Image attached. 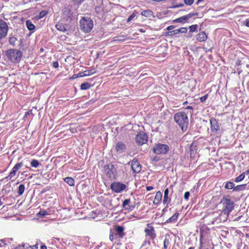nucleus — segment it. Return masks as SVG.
Returning a JSON list of instances; mask_svg holds the SVG:
<instances>
[{
	"instance_id": "obj_29",
	"label": "nucleus",
	"mask_w": 249,
	"mask_h": 249,
	"mask_svg": "<svg viewBox=\"0 0 249 249\" xmlns=\"http://www.w3.org/2000/svg\"><path fill=\"white\" fill-rule=\"evenodd\" d=\"M64 181L67 184H68L70 186H74V180L71 177H66L64 178Z\"/></svg>"
},
{
	"instance_id": "obj_22",
	"label": "nucleus",
	"mask_w": 249,
	"mask_h": 249,
	"mask_svg": "<svg viewBox=\"0 0 249 249\" xmlns=\"http://www.w3.org/2000/svg\"><path fill=\"white\" fill-rule=\"evenodd\" d=\"M141 15L142 16H144L146 18H155V16L154 15L153 11L150 9H147L142 11L141 12Z\"/></svg>"
},
{
	"instance_id": "obj_13",
	"label": "nucleus",
	"mask_w": 249,
	"mask_h": 249,
	"mask_svg": "<svg viewBox=\"0 0 249 249\" xmlns=\"http://www.w3.org/2000/svg\"><path fill=\"white\" fill-rule=\"evenodd\" d=\"M147 227L144 229L146 236L148 237L149 239H154L156 237L154 228L149 224H147Z\"/></svg>"
},
{
	"instance_id": "obj_19",
	"label": "nucleus",
	"mask_w": 249,
	"mask_h": 249,
	"mask_svg": "<svg viewBox=\"0 0 249 249\" xmlns=\"http://www.w3.org/2000/svg\"><path fill=\"white\" fill-rule=\"evenodd\" d=\"M18 40L17 35L13 33H11L9 35L8 42L13 47L15 46L16 42Z\"/></svg>"
},
{
	"instance_id": "obj_49",
	"label": "nucleus",
	"mask_w": 249,
	"mask_h": 249,
	"mask_svg": "<svg viewBox=\"0 0 249 249\" xmlns=\"http://www.w3.org/2000/svg\"><path fill=\"white\" fill-rule=\"evenodd\" d=\"M85 0H73L74 4L80 5Z\"/></svg>"
},
{
	"instance_id": "obj_33",
	"label": "nucleus",
	"mask_w": 249,
	"mask_h": 249,
	"mask_svg": "<svg viewBox=\"0 0 249 249\" xmlns=\"http://www.w3.org/2000/svg\"><path fill=\"white\" fill-rule=\"evenodd\" d=\"M245 177V173H243L242 174H241L240 175L237 177L235 178L234 181L236 182H240V181H242V180H243L244 179Z\"/></svg>"
},
{
	"instance_id": "obj_32",
	"label": "nucleus",
	"mask_w": 249,
	"mask_h": 249,
	"mask_svg": "<svg viewBox=\"0 0 249 249\" xmlns=\"http://www.w3.org/2000/svg\"><path fill=\"white\" fill-rule=\"evenodd\" d=\"M234 187H235L234 184L232 182H231V181H228L226 183L225 186V188L226 189H233Z\"/></svg>"
},
{
	"instance_id": "obj_34",
	"label": "nucleus",
	"mask_w": 249,
	"mask_h": 249,
	"mask_svg": "<svg viewBox=\"0 0 249 249\" xmlns=\"http://www.w3.org/2000/svg\"><path fill=\"white\" fill-rule=\"evenodd\" d=\"M198 28V25L194 24L191 26H190L189 27V32L193 33L195 32H197V30Z\"/></svg>"
},
{
	"instance_id": "obj_18",
	"label": "nucleus",
	"mask_w": 249,
	"mask_h": 249,
	"mask_svg": "<svg viewBox=\"0 0 249 249\" xmlns=\"http://www.w3.org/2000/svg\"><path fill=\"white\" fill-rule=\"evenodd\" d=\"M208 37L206 33L203 32H200L196 35V39L199 42H203L207 40Z\"/></svg>"
},
{
	"instance_id": "obj_4",
	"label": "nucleus",
	"mask_w": 249,
	"mask_h": 249,
	"mask_svg": "<svg viewBox=\"0 0 249 249\" xmlns=\"http://www.w3.org/2000/svg\"><path fill=\"white\" fill-rule=\"evenodd\" d=\"M5 55L9 60L13 63H18L20 61L22 56V53L15 49L8 50Z\"/></svg>"
},
{
	"instance_id": "obj_38",
	"label": "nucleus",
	"mask_w": 249,
	"mask_h": 249,
	"mask_svg": "<svg viewBox=\"0 0 249 249\" xmlns=\"http://www.w3.org/2000/svg\"><path fill=\"white\" fill-rule=\"evenodd\" d=\"M48 13V11L46 10H42L39 12L38 18H42L45 17Z\"/></svg>"
},
{
	"instance_id": "obj_43",
	"label": "nucleus",
	"mask_w": 249,
	"mask_h": 249,
	"mask_svg": "<svg viewBox=\"0 0 249 249\" xmlns=\"http://www.w3.org/2000/svg\"><path fill=\"white\" fill-rule=\"evenodd\" d=\"M198 15V13H197V12L189 13V14L187 15L188 19L191 18L192 17H193L194 16H197Z\"/></svg>"
},
{
	"instance_id": "obj_11",
	"label": "nucleus",
	"mask_w": 249,
	"mask_h": 249,
	"mask_svg": "<svg viewBox=\"0 0 249 249\" xmlns=\"http://www.w3.org/2000/svg\"><path fill=\"white\" fill-rule=\"evenodd\" d=\"M135 140L138 144L142 145L147 142L148 136L145 133L140 132L137 134Z\"/></svg>"
},
{
	"instance_id": "obj_27",
	"label": "nucleus",
	"mask_w": 249,
	"mask_h": 249,
	"mask_svg": "<svg viewBox=\"0 0 249 249\" xmlns=\"http://www.w3.org/2000/svg\"><path fill=\"white\" fill-rule=\"evenodd\" d=\"M247 186V184H244L241 185H239L235 186L233 191H244L246 189Z\"/></svg>"
},
{
	"instance_id": "obj_51",
	"label": "nucleus",
	"mask_w": 249,
	"mask_h": 249,
	"mask_svg": "<svg viewBox=\"0 0 249 249\" xmlns=\"http://www.w3.org/2000/svg\"><path fill=\"white\" fill-rule=\"evenodd\" d=\"M29 248H31V249H38V244L36 243L33 246H30L29 247Z\"/></svg>"
},
{
	"instance_id": "obj_5",
	"label": "nucleus",
	"mask_w": 249,
	"mask_h": 249,
	"mask_svg": "<svg viewBox=\"0 0 249 249\" xmlns=\"http://www.w3.org/2000/svg\"><path fill=\"white\" fill-rule=\"evenodd\" d=\"M124 231V226L120 225L115 226L114 231L110 230L109 239L113 241L114 240H119L123 238L125 235Z\"/></svg>"
},
{
	"instance_id": "obj_12",
	"label": "nucleus",
	"mask_w": 249,
	"mask_h": 249,
	"mask_svg": "<svg viewBox=\"0 0 249 249\" xmlns=\"http://www.w3.org/2000/svg\"><path fill=\"white\" fill-rule=\"evenodd\" d=\"M210 122L212 132L218 134V132L220 130V124L218 123V120L215 118L212 117L210 118Z\"/></svg>"
},
{
	"instance_id": "obj_15",
	"label": "nucleus",
	"mask_w": 249,
	"mask_h": 249,
	"mask_svg": "<svg viewBox=\"0 0 249 249\" xmlns=\"http://www.w3.org/2000/svg\"><path fill=\"white\" fill-rule=\"evenodd\" d=\"M131 169L134 173H138L141 171V165L137 160L133 159L131 162Z\"/></svg>"
},
{
	"instance_id": "obj_2",
	"label": "nucleus",
	"mask_w": 249,
	"mask_h": 249,
	"mask_svg": "<svg viewBox=\"0 0 249 249\" xmlns=\"http://www.w3.org/2000/svg\"><path fill=\"white\" fill-rule=\"evenodd\" d=\"M220 204L223 206L222 213L226 217L228 216L235 206L234 201L229 196H223L220 201Z\"/></svg>"
},
{
	"instance_id": "obj_59",
	"label": "nucleus",
	"mask_w": 249,
	"mask_h": 249,
	"mask_svg": "<svg viewBox=\"0 0 249 249\" xmlns=\"http://www.w3.org/2000/svg\"><path fill=\"white\" fill-rule=\"evenodd\" d=\"M245 175H249V169L247 170L246 172H245Z\"/></svg>"
},
{
	"instance_id": "obj_45",
	"label": "nucleus",
	"mask_w": 249,
	"mask_h": 249,
	"mask_svg": "<svg viewBox=\"0 0 249 249\" xmlns=\"http://www.w3.org/2000/svg\"><path fill=\"white\" fill-rule=\"evenodd\" d=\"M208 94H207L205 95L204 96L200 97V100L201 102H202V103L204 102L206 100V99L208 98Z\"/></svg>"
},
{
	"instance_id": "obj_1",
	"label": "nucleus",
	"mask_w": 249,
	"mask_h": 249,
	"mask_svg": "<svg viewBox=\"0 0 249 249\" xmlns=\"http://www.w3.org/2000/svg\"><path fill=\"white\" fill-rule=\"evenodd\" d=\"M174 119L183 131L187 130L189 120L187 114L184 112L179 111L175 114Z\"/></svg>"
},
{
	"instance_id": "obj_8",
	"label": "nucleus",
	"mask_w": 249,
	"mask_h": 249,
	"mask_svg": "<svg viewBox=\"0 0 249 249\" xmlns=\"http://www.w3.org/2000/svg\"><path fill=\"white\" fill-rule=\"evenodd\" d=\"M62 20L65 21V22L67 23V24H70L74 20L73 12L69 8H65L62 10Z\"/></svg>"
},
{
	"instance_id": "obj_50",
	"label": "nucleus",
	"mask_w": 249,
	"mask_h": 249,
	"mask_svg": "<svg viewBox=\"0 0 249 249\" xmlns=\"http://www.w3.org/2000/svg\"><path fill=\"white\" fill-rule=\"evenodd\" d=\"M53 66L55 68H57L59 66V64L57 61H54L53 63Z\"/></svg>"
},
{
	"instance_id": "obj_17",
	"label": "nucleus",
	"mask_w": 249,
	"mask_h": 249,
	"mask_svg": "<svg viewBox=\"0 0 249 249\" xmlns=\"http://www.w3.org/2000/svg\"><path fill=\"white\" fill-rule=\"evenodd\" d=\"M69 24H67V23L65 22V24H63L62 22H58L55 25V27L57 30L65 32L68 30V25Z\"/></svg>"
},
{
	"instance_id": "obj_40",
	"label": "nucleus",
	"mask_w": 249,
	"mask_h": 249,
	"mask_svg": "<svg viewBox=\"0 0 249 249\" xmlns=\"http://www.w3.org/2000/svg\"><path fill=\"white\" fill-rule=\"evenodd\" d=\"M95 11L97 14H100L103 12V10L101 6H97L95 8Z\"/></svg>"
},
{
	"instance_id": "obj_7",
	"label": "nucleus",
	"mask_w": 249,
	"mask_h": 249,
	"mask_svg": "<svg viewBox=\"0 0 249 249\" xmlns=\"http://www.w3.org/2000/svg\"><path fill=\"white\" fill-rule=\"evenodd\" d=\"M169 146L165 144L157 143L153 147V152L157 155H166L169 151Z\"/></svg>"
},
{
	"instance_id": "obj_52",
	"label": "nucleus",
	"mask_w": 249,
	"mask_h": 249,
	"mask_svg": "<svg viewBox=\"0 0 249 249\" xmlns=\"http://www.w3.org/2000/svg\"><path fill=\"white\" fill-rule=\"evenodd\" d=\"M160 159L157 156H155L154 158L152 159V161H154L155 162L158 161Z\"/></svg>"
},
{
	"instance_id": "obj_9",
	"label": "nucleus",
	"mask_w": 249,
	"mask_h": 249,
	"mask_svg": "<svg viewBox=\"0 0 249 249\" xmlns=\"http://www.w3.org/2000/svg\"><path fill=\"white\" fill-rule=\"evenodd\" d=\"M111 189L115 193H119L126 188V186L120 182H114L110 185Z\"/></svg>"
},
{
	"instance_id": "obj_64",
	"label": "nucleus",
	"mask_w": 249,
	"mask_h": 249,
	"mask_svg": "<svg viewBox=\"0 0 249 249\" xmlns=\"http://www.w3.org/2000/svg\"><path fill=\"white\" fill-rule=\"evenodd\" d=\"M43 50H43V48H41L40 51L41 52H43Z\"/></svg>"
},
{
	"instance_id": "obj_55",
	"label": "nucleus",
	"mask_w": 249,
	"mask_h": 249,
	"mask_svg": "<svg viewBox=\"0 0 249 249\" xmlns=\"http://www.w3.org/2000/svg\"><path fill=\"white\" fill-rule=\"evenodd\" d=\"M24 245H18L15 249H23Z\"/></svg>"
},
{
	"instance_id": "obj_62",
	"label": "nucleus",
	"mask_w": 249,
	"mask_h": 249,
	"mask_svg": "<svg viewBox=\"0 0 249 249\" xmlns=\"http://www.w3.org/2000/svg\"><path fill=\"white\" fill-rule=\"evenodd\" d=\"M203 0H198L196 4H198L199 2L202 1Z\"/></svg>"
},
{
	"instance_id": "obj_31",
	"label": "nucleus",
	"mask_w": 249,
	"mask_h": 249,
	"mask_svg": "<svg viewBox=\"0 0 249 249\" xmlns=\"http://www.w3.org/2000/svg\"><path fill=\"white\" fill-rule=\"evenodd\" d=\"M25 190V186L24 184H20L19 185L18 190V195L21 196L23 194Z\"/></svg>"
},
{
	"instance_id": "obj_58",
	"label": "nucleus",
	"mask_w": 249,
	"mask_h": 249,
	"mask_svg": "<svg viewBox=\"0 0 249 249\" xmlns=\"http://www.w3.org/2000/svg\"><path fill=\"white\" fill-rule=\"evenodd\" d=\"M40 249H47V247L45 245H43L40 247Z\"/></svg>"
},
{
	"instance_id": "obj_35",
	"label": "nucleus",
	"mask_w": 249,
	"mask_h": 249,
	"mask_svg": "<svg viewBox=\"0 0 249 249\" xmlns=\"http://www.w3.org/2000/svg\"><path fill=\"white\" fill-rule=\"evenodd\" d=\"M49 214L48 213L47 211H40L37 214V216H38L40 218H43L44 217V216H45L46 215Z\"/></svg>"
},
{
	"instance_id": "obj_30",
	"label": "nucleus",
	"mask_w": 249,
	"mask_h": 249,
	"mask_svg": "<svg viewBox=\"0 0 249 249\" xmlns=\"http://www.w3.org/2000/svg\"><path fill=\"white\" fill-rule=\"evenodd\" d=\"M91 87L90 84L88 82H84L80 86V89L81 90H87Z\"/></svg>"
},
{
	"instance_id": "obj_61",
	"label": "nucleus",
	"mask_w": 249,
	"mask_h": 249,
	"mask_svg": "<svg viewBox=\"0 0 249 249\" xmlns=\"http://www.w3.org/2000/svg\"><path fill=\"white\" fill-rule=\"evenodd\" d=\"M83 75H82L81 73H79L77 74V77H82Z\"/></svg>"
},
{
	"instance_id": "obj_41",
	"label": "nucleus",
	"mask_w": 249,
	"mask_h": 249,
	"mask_svg": "<svg viewBox=\"0 0 249 249\" xmlns=\"http://www.w3.org/2000/svg\"><path fill=\"white\" fill-rule=\"evenodd\" d=\"M130 199H125L124 201V202L122 204V207L123 208L126 207V206L128 205V204L130 203Z\"/></svg>"
},
{
	"instance_id": "obj_20",
	"label": "nucleus",
	"mask_w": 249,
	"mask_h": 249,
	"mask_svg": "<svg viewBox=\"0 0 249 249\" xmlns=\"http://www.w3.org/2000/svg\"><path fill=\"white\" fill-rule=\"evenodd\" d=\"M187 28L186 27H182L176 30L170 31L168 33H170L171 35H176L179 33H186L187 32Z\"/></svg>"
},
{
	"instance_id": "obj_46",
	"label": "nucleus",
	"mask_w": 249,
	"mask_h": 249,
	"mask_svg": "<svg viewBox=\"0 0 249 249\" xmlns=\"http://www.w3.org/2000/svg\"><path fill=\"white\" fill-rule=\"evenodd\" d=\"M184 5V3H179L178 4H176L175 6H171L170 7V8H177L178 7H183Z\"/></svg>"
},
{
	"instance_id": "obj_26",
	"label": "nucleus",
	"mask_w": 249,
	"mask_h": 249,
	"mask_svg": "<svg viewBox=\"0 0 249 249\" xmlns=\"http://www.w3.org/2000/svg\"><path fill=\"white\" fill-rule=\"evenodd\" d=\"M168 195H169V189H168V188H166L164 190V196H163V203L164 204L166 203L168 200L169 201L171 200L170 199H169Z\"/></svg>"
},
{
	"instance_id": "obj_63",
	"label": "nucleus",
	"mask_w": 249,
	"mask_h": 249,
	"mask_svg": "<svg viewBox=\"0 0 249 249\" xmlns=\"http://www.w3.org/2000/svg\"><path fill=\"white\" fill-rule=\"evenodd\" d=\"M195 247H190L188 249H195Z\"/></svg>"
},
{
	"instance_id": "obj_3",
	"label": "nucleus",
	"mask_w": 249,
	"mask_h": 249,
	"mask_svg": "<svg viewBox=\"0 0 249 249\" xmlns=\"http://www.w3.org/2000/svg\"><path fill=\"white\" fill-rule=\"evenodd\" d=\"M80 28L84 33H89L93 27L92 19L89 17H83L80 20Z\"/></svg>"
},
{
	"instance_id": "obj_37",
	"label": "nucleus",
	"mask_w": 249,
	"mask_h": 249,
	"mask_svg": "<svg viewBox=\"0 0 249 249\" xmlns=\"http://www.w3.org/2000/svg\"><path fill=\"white\" fill-rule=\"evenodd\" d=\"M31 164L32 167L36 168L39 166V163L37 160H33L31 161Z\"/></svg>"
},
{
	"instance_id": "obj_6",
	"label": "nucleus",
	"mask_w": 249,
	"mask_h": 249,
	"mask_svg": "<svg viewBox=\"0 0 249 249\" xmlns=\"http://www.w3.org/2000/svg\"><path fill=\"white\" fill-rule=\"evenodd\" d=\"M103 173L106 177L110 180L115 179L117 171L113 164H106L103 167Z\"/></svg>"
},
{
	"instance_id": "obj_24",
	"label": "nucleus",
	"mask_w": 249,
	"mask_h": 249,
	"mask_svg": "<svg viewBox=\"0 0 249 249\" xmlns=\"http://www.w3.org/2000/svg\"><path fill=\"white\" fill-rule=\"evenodd\" d=\"M178 215L179 213H176L173 215L166 220V223L175 222L177 221Z\"/></svg>"
},
{
	"instance_id": "obj_21",
	"label": "nucleus",
	"mask_w": 249,
	"mask_h": 249,
	"mask_svg": "<svg viewBox=\"0 0 249 249\" xmlns=\"http://www.w3.org/2000/svg\"><path fill=\"white\" fill-rule=\"evenodd\" d=\"M188 18L187 15L176 18L173 21V23H185L188 22Z\"/></svg>"
},
{
	"instance_id": "obj_16",
	"label": "nucleus",
	"mask_w": 249,
	"mask_h": 249,
	"mask_svg": "<svg viewBox=\"0 0 249 249\" xmlns=\"http://www.w3.org/2000/svg\"><path fill=\"white\" fill-rule=\"evenodd\" d=\"M115 149L117 153H123L124 152L126 149V145L122 142H118L116 144Z\"/></svg>"
},
{
	"instance_id": "obj_23",
	"label": "nucleus",
	"mask_w": 249,
	"mask_h": 249,
	"mask_svg": "<svg viewBox=\"0 0 249 249\" xmlns=\"http://www.w3.org/2000/svg\"><path fill=\"white\" fill-rule=\"evenodd\" d=\"M162 193L160 191H158L155 196L154 200L153 201V204H158L161 201L162 199Z\"/></svg>"
},
{
	"instance_id": "obj_36",
	"label": "nucleus",
	"mask_w": 249,
	"mask_h": 249,
	"mask_svg": "<svg viewBox=\"0 0 249 249\" xmlns=\"http://www.w3.org/2000/svg\"><path fill=\"white\" fill-rule=\"evenodd\" d=\"M124 36H116L114 37V41L123 42L125 40Z\"/></svg>"
},
{
	"instance_id": "obj_39",
	"label": "nucleus",
	"mask_w": 249,
	"mask_h": 249,
	"mask_svg": "<svg viewBox=\"0 0 249 249\" xmlns=\"http://www.w3.org/2000/svg\"><path fill=\"white\" fill-rule=\"evenodd\" d=\"M137 14V12L136 10H134L132 14L129 17V18L127 19V22L130 21L132 19H133V18L136 16V14Z\"/></svg>"
},
{
	"instance_id": "obj_47",
	"label": "nucleus",
	"mask_w": 249,
	"mask_h": 249,
	"mask_svg": "<svg viewBox=\"0 0 249 249\" xmlns=\"http://www.w3.org/2000/svg\"><path fill=\"white\" fill-rule=\"evenodd\" d=\"M84 72L83 76H89L94 73V72H91V71H86Z\"/></svg>"
},
{
	"instance_id": "obj_44",
	"label": "nucleus",
	"mask_w": 249,
	"mask_h": 249,
	"mask_svg": "<svg viewBox=\"0 0 249 249\" xmlns=\"http://www.w3.org/2000/svg\"><path fill=\"white\" fill-rule=\"evenodd\" d=\"M194 0H184V3L187 5H191L194 3Z\"/></svg>"
},
{
	"instance_id": "obj_54",
	"label": "nucleus",
	"mask_w": 249,
	"mask_h": 249,
	"mask_svg": "<svg viewBox=\"0 0 249 249\" xmlns=\"http://www.w3.org/2000/svg\"><path fill=\"white\" fill-rule=\"evenodd\" d=\"M175 27V26H173V25H171V26H168L167 28V30H168V31H172L171 30H173V29H174Z\"/></svg>"
},
{
	"instance_id": "obj_48",
	"label": "nucleus",
	"mask_w": 249,
	"mask_h": 249,
	"mask_svg": "<svg viewBox=\"0 0 249 249\" xmlns=\"http://www.w3.org/2000/svg\"><path fill=\"white\" fill-rule=\"evenodd\" d=\"M190 196V193L189 192H186L184 194V199L186 200H187L188 199H189V197Z\"/></svg>"
},
{
	"instance_id": "obj_53",
	"label": "nucleus",
	"mask_w": 249,
	"mask_h": 249,
	"mask_svg": "<svg viewBox=\"0 0 249 249\" xmlns=\"http://www.w3.org/2000/svg\"><path fill=\"white\" fill-rule=\"evenodd\" d=\"M185 109H191V110H193V107L192 106H188V107H187L185 108ZM193 114V111H191L190 112V114L192 115Z\"/></svg>"
},
{
	"instance_id": "obj_56",
	"label": "nucleus",
	"mask_w": 249,
	"mask_h": 249,
	"mask_svg": "<svg viewBox=\"0 0 249 249\" xmlns=\"http://www.w3.org/2000/svg\"><path fill=\"white\" fill-rule=\"evenodd\" d=\"M146 188L147 191H150L153 189V187L152 186H147Z\"/></svg>"
},
{
	"instance_id": "obj_57",
	"label": "nucleus",
	"mask_w": 249,
	"mask_h": 249,
	"mask_svg": "<svg viewBox=\"0 0 249 249\" xmlns=\"http://www.w3.org/2000/svg\"><path fill=\"white\" fill-rule=\"evenodd\" d=\"M245 25H246V26H247V27H249V19H247V20L245 21Z\"/></svg>"
},
{
	"instance_id": "obj_10",
	"label": "nucleus",
	"mask_w": 249,
	"mask_h": 249,
	"mask_svg": "<svg viewBox=\"0 0 249 249\" xmlns=\"http://www.w3.org/2000/svg\"><path fill=\"white\" fill-rule=\"evenodd\" d=\"M8 26L7 23L0 19V40L4 38L8 33Z\"/></svg>"
},
{
	"instance_id": "obj_14",
	"label": "nucleus",
	"mask_w": 249,
	"mask_h": 249,
	"mask_svg": "<svg viewBox=\"0 0 249 249\" xmlns=\"http://www.w3.org/2000/svg\"><path fill=\"white\" fill-rule=\"evenodd\" d=\"M23 163L22 162L17 163L12 168L9 175L5 178V179H11L16 175L17 172L22 166Z\"/></svg>"
},
{
	"instance_id": "obj_42",
	"label": "nucleus",
	"mask_w": 249,
	"mask_h": 249,
	"mask_svg": "<svg viewBox=\"0 0 249 249\" xmlns=\"http://www.w3.org/2000/svg\"><path fill=\"white\" fill-rule=\"evenodd\" d=\"M135 208V206L133 205H129L128 204L127 206H126V207L124 208V209L128 210V211H132L133 210V209Z\"/></svg>"
},
{
	"instance_id": "obj_60",
	"label": "nucleus",
	"mask_w": 249,
	"mask_h": 249,
	"mask_svg": "<svg viewBox=\"0 0 249 249\" xmlns=\"http://www.w3.org/2000/svg\"><path fill=\"white\" fill-rule=\"evenodd\" d=\"M217 218H213V221H212V223H213H213H214V222L215 221H216V220H217Z\"/></svg>"
},
{
	"instance_id": "obj_28",
	"label": "nucleus",
	"mask_w": 249,
	"mask_h": 249,
	"mask_svg": "<svg viewBox=\"0 0 249 249\" xmlns=\"http://www.w3.org/2000/svg\"><path fill=\"white\" fill-rule=\"evenodd\" d=\"M26 26L30 31H33L35 29V26L30 20H27L26 22Z\"/></svg>"
},
{
	"instance_id": "obj_25",
	"label": "nucleus",
	"mask_w": 249,
	"mask_h": 249,
	"mask_svg": "<svg viewBox=\"0 0 249 249\" xmlns=\"http://www.w3.org/2000/svg\"><path fill=\"white\" fill-rule=\"evenodd\" d=\"M170 243V236L168 234H166L165 235V239L163 242V248L164 249H167L168 246Z\"/></svg>"
}]
</instances>
